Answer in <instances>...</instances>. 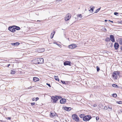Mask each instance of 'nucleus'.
Instances as JSON below:
<instances>
[{"label": "nucleus", "mask_w": 122, "mask_h": 122, "mask_svg": "<svg viewBox=\"0 0 122 122\" xmlns=\"http://www.w3.org/2000/svg\"><path fill=\"white\" fill-rule=\"evenodd\" d=\"M32 62L35 64H41L44 63V59L42 58H38L33 60Z\"/></svg>", "instance_id": "f257e3e1"}, {"label": "nucleus", "mask_w": 122, "mask_h": 122, "mask_svg": "<svg viewBox=\"0 0 122 122\" xmlns=\"http://www.w3.org/2000/svg\"><path fill=\"white\" fill-rule=\"evenodd\" d=\"M120 72L118 71H114L112 73V76L114 78L115 80L117 79L118 75H119Z\"/></svg>", "instance_id": "f03ea898"}, {"label": "nucleus", "mask_w": 122, "mask_h": 122, "mask_svg": "<svg viewBox=\"0 0 122 122\" xmlns=\"http://www.w3.org/2000/svg\"><path fill=\"white\" fill-rule=\"evenodd\" d=\"M92 118V117L91 116L87 115L83 116V119L84 121H86L89 120Z\"/></svg>", "instance_id": "7ed1b4c3"}, {"label": "nucleus", "mask_w": 122, "mask_h": 122, "mask_svg": "<svg viewBox=\"0 0 122 122\" xmlns=\"http://www.w3.org/2000/svg\"><path fill=\"white\" fill-rule=\"evenodd\" d=\"M72 117L74 120L77 122L79 121V118L77 115H72Z\"/></svg>", "instance_id": "20e7f679"}, {"label": "nucleus", "mask_w": 122, "mask_h": 122, "mask_svg": "<svg viewBox=\"0 0 122 122\" xmlns=\"http://www.w3.org/2000/svg\"><path fill=\"white\" fill-rule=\"evenodd\" d=\"M71 64L70 61H65L64 62V66L69 65L71 66Z\"/></svg>", "instance_id": "39448f33"}, {"label": "nucleus", "mask_w": 122, "mask_h": 122, "mask_svg": "<svg viewBox=\"0 0 122 122\" xmlns=\"http://www.w3.org/2000/svg\"><path fill=\"white\" fill-rule=\"evenodd\" d=\"M8 29L9 30L13 33L14 32L16 31V30H15L14 28H13V26H9Z\"/></svg>", "instance_id": "423d86ee"}, {"label": "nucleus", "mask_w": 122, "mask_h": 122, "mask_svg": "<svg viewBox=\"0 0 122 122\" xmlns=\"http://www.w3.org/2000/svg\"><path fill=\"white\" fill-rule=\"evenodd\" d=\"M51 99L52 100H53V102L54 103H56L58 100V98H57L56 96H52L51 97Z\"/></svg>", "instance_id": "0eeeda50"}, {"label": "nucleus", "mask_w": 122, "mask_h": 122, "mask_svg": "<svg viewBox=\"0 0 122 122\" xmlns=\"http://www.w3.org/2000/svg\"><path fill=\"white\" fill-rule=\"evenodd\" d=\"M76 45L75 44H72L69 45L68 47L69 48L71 49H73L76 47Z\"/></svg>", "instance_id": "6e6552de"}, {"label": "nucleus", "mask_w": 122, "mask_h": 122, "mask_svg": "<svg viewBox=\"0 0 122 122\" xmlns=\"http://www.w3.org/2000/svg\"><path fill=\"white\" fill-rule=\"evenodd\" d=\"M110 40L112 42H114L115 41L114 37L113 35H110Z\"/></svg>", "instance_id": "1a4fd4ad"}, {"label": "nucleus", "mask_w": 122, "mask_h": 122, "mask_svg": "<svg viewBox=\"0 0 122 122\" xmlns=\"http://www.w3.org/2000/svg\"><path fill=\"white\" fill-rule=\"evenodd\" d=\"M119 45L118 43L115 42L114 44V47L115 50H117L119 48Z\"/></svg>", "instance_id": "9d476101"}, {"label": "nucleus", "mask_w": 122, "mask_h": 122, "mask_svg": "<svg viewBox=\"0 0 122 122\" xmlns=\"http://www.w3.org/2000/svg\"><path fill=\"white\" fill-rule=\"evenodd\" d=\"M66 102V100L65 99L62 98L60 101V102L61 104L65 103Z\"/></svg>", "instance_id": "9b49d317"}, {"label": "nucleus", "mask_w": 122, "mask_h": 122, "mask_svg": "<svg viewBox=\"0 0 122 122\" xmlns=\"http://www.w3.org/2000/svg\"><path fill=\"white\" fill-rule=\"evenodd\" d=\"M71 108L70 107H64V109L66 111H69L71 110Z\"/></svg>", "instance_id": "f8f14e48"}, {"label": "nucleus", "mask_w": 122, "mask_h": 122, "mask_svg": "<svg viewBox=\"0 0 122 122\" xmlns=\"http://www.w3.org/2000/svg\"><path fill=\"white\" fill-rule=\"evenodd\" d=\"M20 43L18 42H16L15 43H11V44L13 46H18L20 44Z\"/></svg>", "instance_id": "ddd939ff"}, {"label": "nucleus", "mask_w": 122, "mask_h": 122, "mask_svg": "<svg viewBox=\"0 0 122 122\" xmlns=\"http://www.w3.org/2000/svg\"><path fill=\"white\" fill-rule=\"evenodd\" d=\"M33 80L35 82H36L38 81L39 79L37 77H34L33 78Z\"/></svg>", "instance_id": "4468645a"}, {"label": "nucleus", "mask_w": 122, "mask_h": 122, "mask_svg": "<svg viewBox=\"0 0 122 122\" xmlns=\"http://www.w3.org/2000/svg\"><path fill=\"white\" fill-rule=\"evenodd\" d=\"M54 78L55 79V80L57 81H59V79L58 77V76H54Z\"/></svg>", "instance_id": "2eb2a0df"}, {"label": "nucleus", "mask_w": 122, "mask_h": 122, "mask_svg": "<svg viewBox=\"0 0 122 122\" xmlns=\"http://www.w3.org/2000/svg\"><path fill=\"white\" fill-rule=\"evenodd\" d=\"M58 115H49L50 117L54 118V117H58Z\"/></svg>", "instance_id": "dca6fc26"}, {"label": "nucleus", "mask_w": 122, "mask_h": 122, "mask_svg": "<svg viewBox=\"0 0 122 122\" xmlns=\"http://www.w3.org/2000/svg\"><path fill=\"white\" fill-rule=\"evenodd\" d=\"M55 31H54L53 32V33H51V39L54 36V34H55Z\"/></svg>", "instance_id": "f3484780"}, {"label": "nucleus", "mask_w": 122, "mask_h": 122, "mask_svg": "<svg viewBox=\"0 0 122 122\" xmlns=\"http://www.w3.org/2000/svg\"><path fill=\"white\" fill-rule=\"evenodd\" d=\"M112 86L113 87L117 88H119V86L116 84H113L112 85Z\"/></svg>", "instance_id": "a211bd4d"}, {"label": "nucleus", "mask_w": 122, "mask_h": 122, "mask_svg": "<svg viewBox=\"0 0 122 122\" xmlns=\"http://www.w3.org/2000/svg\"><path fill=\"white\" fill-rule=\"evenodd\" d=\"M15 27L14 28L15 30H19L20 29V28L18 26H15Z\"/></svg>", "instance_id": "6ab92c4d"}, {"label": "nucleus", "mask_w": 122, "mask_h": 122, "mask_svg": "<svg viewBox=\"0 0 122 122\" xmlns=\"http://www.w3.org/2000/svg\"><path fill=\"white\" fill-rule=\"evenodd\" d=\"M15 71L14 69L11 70L10 73L11 74H13L15 73Z\"/></svg>", "instance_id": "aec40b11"}, {"label": "nucleus", "mask_w": 122, "mask_h": 122, "mask_svg": "<svg viewBox=\"0 0 122 122\" xmlns=\"http://www.w3.org/2000/svg\"><path fill=\"white\" fill-rule=\"evenodd\" d=\"M110 41V39L109 38L107 37L106 38L105 40V41L107 42Z\"/></svg>", "instance_id": "412c9836"}, {"label": "nucleus", "mask_w": 122, "mask_h": 122, "mask_svg": "<svg viewBox=\"0 0 122 122\" xmlns=\"http://www.w3.org/2000/svg\"><path fill=\"white\" fill-rule=\"evenodd\" d=\"M112 96L116 98L117 97V94L116 93H113L112 95Z\"/></svg>", "instance_id": "4be33fe9"}, {"label": "nucleus", "mask_w": 122, "mask_h": 122, "mask_svg": "<svg viewBox=\"0 0 122 122\" xmlns=\"http://www.w3.org/2000/svg\"><path fill=\"white\" fill-rule=\"evenodd\" d=\"M119 44L120 45H122V38L120 39L119 42Z\"/></svg>", "instance_id": "5701e85b"}, {"label": "nucleus", "mask_w": 122, "mask_h": 122, "mask_svg": "<svg viewBox=\"0 0 122 122\" xmlns=\"http://www.w3.org/2000/svg\"><path fill=\"white\" fill-rule=\"evenodd\" d=\"M116 103L118 104H122V101H117Z\"/></svg>", "instance_id": "b1692460"}, {"label": "nucleus", "mask_w": 122, "mask_h": 122, "mask_svg": "<svg viewBox=\"0 0 122 122\" xmlns=\"http://www.w3.org/2000/svg\"><path fill=\"white\" fill-rule=\"evenodd\" d=\"M95 7H92V8H91V10L92 11V12L93 11V10L94 9Z\"/></svg>", "instance_id": "393cba45"}, {"label": "nucleus", "mask_w": 122, "mask_h": 122, "mask_svg": "<svg viewBox=\"0 0 122 122\" xmlns=\"http://www.w3.org/2000/svg\"><path fill=\"white\" fill-rule=\"evenodd\" d=\"M56 97L57 98H58V99H60L61 98V96H56Z\"/></svg>", "instance_id": "a878e982"}, {"label": "nucleus", "mask_w": 122, "mask_h": 122, "mask_svg": "<svg viewBox=\"0 0 122 122\" xmlns=\"http://www.w3.org/2000/svg\"><path fill=\"white\" fill-rule=\"evenodd\" d=\"M97 71H98L100 70V68L98 66L96 67Z\"/></svg>", "instance_id": "bb28decb"}, {"label": "nucleus", "mask_w": 122, "mask_h": 122, "mask_svg": "<svg viewBox=\"0 0 122 122\" xmlns=\"http://www.w3.org/2000/svg\"><path fill=\"white\" fill-rule=\"evenodd\" d=\"M102 29L104 32H106L107 31L106 29L105 28H103Z\"/></svg>", "instance_id": "cd10ccee"}, {"label": "nucleus", "mask_w": 122, "mask_h": 122, "mask_svg": "<svg viewBox=\"0 0 122 122\" xmlns=\"http://www.w3.org/2000/svg\"><path fill=\"white\" fill-rule=\"evenodd\" d=\"M100 9V8H98L96 10V11L95 12V13H97L99 11Z\"/></svg>", "instance_id": "c85d7f7f"}, {"label": "nucleus", "mask_w": 122, "mask_h": 122, "mask_svg": "<svg viewBox=\"0 0 122 122\" xmlns=\"http://www.w3.org/2000/svg\"><path fill=\"white\" fill-rule=\"evenodd\" d=\"M69 18H67V17H66L65 18V21H68L69 20Z\"/></svg>", "instance_id": "c756f323"}, {"label": "nucleus", "mask_w": 122, "mask_h": 122, "mask_svg": "<svg viewBox=\"0 0 122 122\" xmlns=\"http://www.w3.org/2000/svg\"><path fill=\"white\" fill-rule=\"evenodd\" d=\"M108 108L111 111L112 110V107L111 106L108 107Z\"/></svg>", "instance_id": "7c9ffc66"}, {"label": "nucleus", "mask_w": 122, "mask_h": 122, "mask_svg": "<svg viewBox=\"0 0 122 122\" xmlns=\"http://www.w3.org/2000/svg\"><path fill=\"white\" fill-rule=\"evenodd\" d=\"M114 14L115 15H117V16H118V13L117 12H115L114 13Z\"/></svg>", "instance_id": "2f4dec72"}, {"label": "nucleus", "mask_w": 122, "mask_h": 122, "mask_svg": "<svg viewBox=\"0 0 122 122\" xmlns=\"http://www.w3.org/2000/svg\"><path fill=\"white\" fill-rule=\"evenodd\" d=\"M61 82L63 84H66V83L64 81H62L61 80Z\"/></svg>", "instance_id": "473e14b6"}, {"label": "nucleus", "mask_w": 122, "mask_h": 122, "mask_svg": "<svg viewBox=\"0 0 122 122\" xmlns=\"http://www.w3.org/2000/svg\"><path fill=\"white\" fill-rule=\"evenodd\" d=\"M108 109V107L107 106H105L104 107V109L106 110Z\"/></svg>", "instance_id": "72a5a7b5"}, {"label": "nucleus", "mask_w": 122, "mask_h": 122, "mask_svg": "<svg viewBox=\"0 0 122 122\" xmlns=\"http://www.w3.org/2000/svg\"><path fill=\"white\" fill-rule=\"evenodd\" d=\"M66 17H67V18H69V20L71 17V16H70V15H67Z\"/></svg>", "instance_id": "f704fd0d"}, {"label": "nucleus", "mask_w": 122, "mask_h": 122, "mask_svg": "<svg viewBox=\"0 0 122 122\" xmlns=\"http://www.w3.org/2000/svg\"><path fill=\"white\" fill-rule=\"evenodd\" d=\"M97 121H98L99 119V117L98 116L96 117V118Z\"/></svg>", "instance_id": "c9c22d12"}, {"label": "nucleus", "mask_w": 122, "mask_h": 122, "mask_svg": "<svg viewBox=\"0 0 122 122\" xmlns=\"http://www.w3.org/2000/svg\"><path fill=\"white\" fill-rule=\"evenodd\" d=\"M78 17H80L81 18L82 17V16L81 14H80L78 15Z\"/></svg>", "instance_id": "e433bc0d"}, {"label": "nucleus", "mask_w": 122, "mask_h": 122, "mask_svg": "<svg viewBox=\"0 0 122 122\" xmlns=\"http://www.w3.org/2000/svg\"><path fill=\"white\" fill-rule=\"evenodd\" d=\"M46 85H47L48 86H49L50 87H51L50 84H48V83H46Z\"/></svg>", "instance_id": "4c0bfd02"}, {"label": "nucleus", "mask_w": 122, "mask_h": 122, "mask_svg": "<svg viewBox=\"0 0 122 122\" xmlns=\"http://www.w3.org/2000/svg\"><path fill=\"white\" fill-rule=\"evenodd\" d=\"M6 118L7 119V120H10L11 118L10 117H7V118L6 117Z\"/></svg>", "instance_id": "58836bf2"}, {"label": "nucleus", "mask_w": 122, "mask_h": 122, "mask_svg": "<svg viewBox=\"0 0 122 122\" xmlns=\"http://www.w3.org/2000/svg\"><path fill=\"white\" fill-rule=\"evenodd\" d=\"M45 51V49L44 48H42V51H41V52H43Z\"/></svg>", "instance_id": "ea45409f"}, {"label": "nucleus", "mask_w": 122, "mask_h": 122, "mask_svg": "<svg viewBox=\"0 0 122 122\" xmlns=\"http://www.w3.org/2000/svg\"><path fill=\"white\" fill-rule=\"evenodd\" d=\"M35 102L31 103V104L32 106L33 105H35Z\"/></svg>", "instance_id": "a19ab883"}, {"label": "nucleus", "mask_w": 122, "mask_h": 122, "mask_svg": "<svg viewBox=\"0 0 122 122\" xmlns=\"http://www.w3.org/2000/svg\"><path fill=\"white\" fill-rule=\"evenodd\" d=\"M39 99V98L38 97H37L36 98V101H37V100H38Z\"/></svg>", "instance_id": "79ce46f5"}, {"label": "nucleus", "mask_w": 122, "mask_h": 122, "mask_svg": "<svg viewBox=\"0 0 122 122\" xmlns=\"http://www.w3.org/2000/svg\"><path fill=\"white\" fill-rule=\"evenodd\" d=\"M97 106V105H96V104H94V105H93V107H95L96 106Z\"/></svg>", "instance_id": "37998d69"}, {"label": "nucleus", "mask_w": 122, "mask_h": 122, "mask_svg": "<svg viewBox=\"0 0 122 122\" xmlns=\"http://www.w3.org/2000/svg\"><path fill=\"white\" fill-rule=\"evenodd\" d=\"M10 66V64H9L8 65V66H7V67H9V66Z\"/></svg>", "instance_id": "c03bdc74"}, {"label": "nucleus", "mask_w": 122, "mask_h": 122, "mask_svg": "<svg viewBox=\"0 0 122 122\" xmlns=\"http://www.w3.org/2000/svg\"><path fill=\"white\" fill-rule=\"evenodd\" d=\"M83 115H80V117L81 118V116H82Z\"/></svg>", "instance_id": "a18cd8bd"}, {"label": "nucleus", "mask_w": 122, "mask_h": 122, "mask_svg": "<svg viewBox=\"0 0 122 122\" xmlns=\"http://www.w3.org/2000/svg\"><path fill=\"white\" fill-rule=\"evenodd\" d=\"M109 21L111 22L112 23H113V21H111L110 20H109Z\"/></svg>", "instance_id": "49530a36"}, {"label": "nucleus", "mask_w": 122, "mask_h": 122, "mask_svg": "<svg viewBox=\"0 0 122 122\" xmlns=\"http://www.w3.org/2000/svg\"><path fill=\"white\" fill-rule=\"evenodd\" d=\"M120 49L122 51V46H121V47H120Z\"/></svg>", "instance_id": "de8ad7c7"}, {"label": "nucleus", "mask_w": 122, "mask_h": 122, "mask_svg": "<svg viewBox=\"0 0 122 122\" xmlns=\"http://www.w3.org/2000/svg\"><path fill=\"white\" fill-rule=\"evenodd\" d=\"M119 23L121 24H122V21H120L119 22Z\"/></svg>", "instance_id": "09e8293b"}, {"label": "nucleus", "mask_w": 122, "mask_h": 122, "mask_svg": "<svg viewBox=\"0 0 122 122\" xmlns=\"http://www.w3.org/2000/svg\"><path fill=\"white\" fill-rule=\"evenodd\" d=\"M32 87L31 86H30L28 88V89H30L31 88H32Z\"/></svg>", "instance_id": "8fccbe9b"}, {"label": "nucleus", "mask_w": 122, "mask_h": 122, "mask_svg": "<svg viewBox=\"0 0 122 122\" xmlns=\"http://www.w3.org/2000/svg\"><path fill=\"white\" fill-rule=\"evenodd\" d=\"M35 98H33L32 99V100L33 101H34L35 100Z\"/></svg>", "instance_id": "3c124183"}, {"label": "nucleus", "mask_w": 122, "mask_h": 122, "mask_svg": "<svg viewBox=\"0 0 122 122\" xmlns=\"http://www.w3.org/2000/svg\"><path fill=\"white\" fill-rule=\"evenodd\" d=\"M107 20H105V21L106 22H107Z\"/></svg>", "instance_id": "603ef678"}, {"label": "nucleus", "mask_w": 122, "mask_h": 122, "mask_svg": "<svg viewBox=\"0 0 122 122\" xmlns=\"http://www.w3.org/2000/svg\"><path fill=\"white\" fill-rule=\"evenodd\" d=\"M58 46H59V47H60V46H61V45H58Z\"/></svg>", "instance_id": "864d4df0"}, {"label": "nucleus", "mask_w": 122, "mask_h": 122, "mask_svg": "<svg viewBox=\"0 0 122 122\" xmlns=\"http://www.w3.org/2000/svg\"><path fill=\"white\" fill-rule=\"evenodd\" d=\"M58 1H61L62 0H57Z\"/></svg>", "instance_id": "5fc2aeb1"}, {"label": "nucleus", "mask_w": 122, "mask_h": 122, "mask_svg": "<svg viewBox=\"0 0 122 122\" xmlns=\"http://www.w3.org/2000/svg\"><path fill=\"white\" fill-rule=\"evenodd\" d=\"M50 114L52 115V113H51Z\"/></svg>", "instance_id": "6e6d98bb"}, {"label": "nucleus", "mask_w": 122, "mask_h": 122, "mask_svg": "<svg viewBox=\"0 0 122 122\" xmlns=\"http://www.w3.org/2000/svg\"><path fill=\"white\" fill-rule=\"evenodd\" d=\"M37 21H41L40 20H38Z\"/></svg>", "instance_id": "4d7b16f0"}, {"label": "nucleus", "mask_w": 122, "mask_h": 122, "mask_svg": "<svg viewBox=\"0 0 122 122\" xmlns=\"http://www.w3.org/2000/svg\"><path fill=\"white\" fill-rule=\"evenodd\" d=\"M55 114H57L56 113Z\"/></svg>", "instance_id": "13d9d810"}, {"label": "nucleus", "mask_w": 122, "mask_h": 122, "mask_svg": "<svg viewBox=\"0 0 122 122\" xmlns=\"http://www.w3.org/2000/svg\"><path fill=\"white\" fill-rule=\"evenodd\" d=\"M122 112V111H121Z\"/></svg>", "instance_id": "bf43d9fd"}]
</instances>
